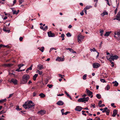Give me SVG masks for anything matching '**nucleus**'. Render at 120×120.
Instances as JSON below:
<instances>
[{"label":"nucleus","mask_w":120,"mask_h":120,"mask_svg":"<svg viewBox=\"0 0 120 120\" xmlns=\"http://www.w3.org/2000/svg\"><path fill=\"white\" fill-rule=\"evenodd\" d=\"M35 105V104L33 103L32 101H30L25 102V103L23 105V106L26 109H29Z\"/></svg>","instance_id":"1"},{"label":"nucleus","mask_w":120,"mask_h":120,"mask_svg":"<svg viewBox=\"0 0 120 120\" xmlns=\"http://www.w3.org/2000/svg\"><path fill=\"white\" fill-rule=\"evenodd\" d=\"M30 78V77L29 75L27 74L24 75L22 76V79L20 81V84H26Z\"/></svg>","instance_id":"2"},{"label":"nucleus","mask_w":120,"mask_h":120,"mask_svg":"<svg viewBox=\"0 0 120 120\" xmlns=\"http://www.w3.org/2000/svg\"><path fill=\"white\" fill-rule=\"evenodd\" d=\"M114 37L118 41L120 40V31L117 32V33H115Z\"/></svg>","instance_id":"3"},{"label":"nucleus","mask_w":120,"mask_h":120,"mask_svg":"<svg viewBox=\"0 0 120 120\" xmlns=\"http://www.w3.org/2000/svg\"><path fill=\"white\" fill-rule=\"evenodd\" d=\"M110 58L112 60L114 61V60H117L118 58V56L117 55L113 56L112 54L109 55Z\"/></svg>","instance_id":"4"},{"label":"nucleus","mask_w":120,"mask_h":120,"mask_svg":"<svg viewBox=\"0 0 120 120\" xmlns=\"http://www.w3.org/2000/svg\"><path fill=\"white\" fill-rule=\"evenodd\" d=\"M86 91L87 94L88 95L89 97H90L91 98H92L93 97V95H92L93 93L87 89H86Z\"/></svg>","instance_id":"5"},{"label":"nucleus","mask_w":120,"mask_h":120,"mask_svg":"<svg viewBox=\"0 0 120 120\" xmlns=\"http://www.w3.org/2000/svg\"><path fill=\"white\" fill-rule=\"evenodd\" d=\"M17 80L16 79H11V81H10V82L11 83L12 82L15 85L17 84Z\"/></svg>","instance_id":"6"},{"label":"nucleus","mask_w":120,"mask_h":120,"mask_svg":"<svg viewBox=\"0 0 120 120\" xmlns=\"http://www.w3.org/2000/svg\"><path fill=\"white\" fill-rule=\"evenodd\" d=\"M93 66L94 68H97L100 66V65L98 63H94L93 64Z\"/></svg>","instance_id":"7"},{"label":"nucleus","mask_w":120,"mask_h":120,"mask_svg":"<svg viewBox=\"0 0 120 120\" xmlns=\"http://www.w3.org/2000/svg\"><path fill=\"white\" fill-rule=\"evenodd\" d=\"M46 112L45 111L41 110L40 111H39L38 112V113L39 114L41 115H44L45 114Z\"/></svg>","instance_id":"8"},{"label":"nucleus","mask_w":120,"mask_h":120,"mask_svg":"<svg viewBox=\"0 0 120 120\" xmlns=\"http://www.w3.org/2000/svg\"><path fill=\"white\" fill-rule=\"evenodd\" d=\"M64 60V58H62V57H57L56 59V60L58 61H63Z\"/></svg>","instance_id":"9"},{"label":"nucleus","mask_w":120,"mask_h":120,"mask_svg":"<svg viewBox=\"0 0 120 120\" xmlns=\"http://www.w3.org/2000/svg\"><path fill=\"white\" fill-rule=\"evenodd\" d=\"M48 34L49 37H52L54 36L55 35L54 34L52 33L51 31L48 32Z\"/></svg>","instance_id":"10"},{"label":"nucleus","mask_w":120,"mask_h":120,"mask_svg":"<svg viewBox=\"0 0 120 120\" xmlns=\"http://www.w3.org/2000/svg\"><path fill=\"white\" fill-rule=\"evenodd\" d=\"M116 19L118 20H120V12H119L116 15V18L114 19V20Z\"/></svg>","instance_id":"11"},{"label":"nucleus","mask_w":120,"mask_h":120,"mask_svg":"<svg viewBox=\"0 0 120 120\" xmlns=\"http://www.w3.org/2000/svg\"><path fill=\"white\" fill-rule=\"evenodd\" d=\"M82 108L81 106H77L75 108V110L78 111H80L82 110Z\"/></svg>","instance_id":"12"},{"label":"nucleus","mask_w":120,"mask_h":120,"mask_svg":"<svg viewBox=\"0 0 120 120\" xmlns=\"http://www.w3.org/2000/svg\"><path fill=\"white\" fill-rule=\"evenodd\" d=\"M56 104L58 105H62L64 104V103L62 101H58Z\"/></svg>","instance_id":"13"},{"label":"nucleus","mask_w":120,"mask_h":120,"mask_svg":"<svg viewBox=\"0 0 120 120\" xmlns=\"http://www.w3.org/2000/svg\"><path fill=\"white\" fill-rule=\"evenodd\" d=\"M117 114V110L116 109H114L113 111V114L112 115V116L115 117Z\"/></svg>","instance_id":"14"},{"label":"nucleus","mask_w":120,"mask_h":120,"mask_svg":"<svg viewBox=\"0 0 120 120\" xmlns=\"http://www.w3.org/2000/svg\"><path fill=\"white\" fill-rule=\"evenodd\" d=\"M112 32L111 31H109L106 32L105 34H104L105 36L108 37L109 36V35Z\"/></svg>","instance_id":"15"},{"label":"nucleus","mask_w":120,"mask_h":120,"mask_svg":"<svg viewBox=\"0 0 120 120\" xmlns=\"http://www.w3.org/2000/svg\"><path fill=\"white\" fill-rule=\"evenodd\" d=\"M12 66V64H4L2 65V66L3 67H9Z\"/></svg>","instance_id":"16"},{"label":"nucleus","mask_w":120,"mask_h":120,"mask_svg":"<svg viewBox=\"0 0 120 120\" xmlns=\"http://www.w3.org/2000/svg\"><path fill=\"white\" fill-rule=\"evenodd\" d=\"M112 83L113 84H114V86H117L118 85V83L116 81H115L113 82Z\"/></svg>","instance_id":"17"},{"label":"nucleus","mask_w":120,"mask_h":120,"mask_svg":"<svg viewBox=\"0 0 120 120\" xmlns=\"http://www.w3.org/2000/svg\"><path fill=\"white\" fill-rule=\"evenodd\" d=\"M38 68L40 70H41L42 69H43L44 68L43 67V66L41 65L40 64H39L38 65Z\"/></svg>","instance_id":"18"},{"label":"nucleus","mask_w":120,"mask_h":120,"mask_svg":"<svg viewBox=\"0 0 120 120\" xmlns=\"http://www.w3.org/2000/svg\"><path fill=\"white\" fill-rule=\"evenodd\" d=\"M108 13L106 12H104L102 13L101 14V15L103 16L105 15H108Z\"/></svg>","instance_id":"19"},{"label":"nucleus","mask_w":120,"mask_h":120,"mask_svg":"<svg viewBox=\"0 0 120 120\" xmlns=\"http://www.w3.org/2000/svg\"><path fill=\"white\" fill-rule=\"evenodd\" d=\"M83 101H84V102L85 101H87L89 99V98L88 97L86 98L83 97Z\"/></svg>","instance_id":"20"},{"label":"nucleus","mask_w":120,"mask_h":120,"mask_svg":"<svg viewBox=\"0 0 120 120\" xmlns=\"http://www.w3.org/2000/svg\"><path fill=\"white\" fill-rule=\"evenodd\" d=\"M65 94H66L67 96L68 97H69L72 100V98L69 95V94L66 91H65Z\"/></svg>","instance_id":"21"},{"label":"nucleus","mask_w":120,"mask_h":120,"mask_svg":"<svg viewBox=\"0 0 120 120\" xmlns=\"http://www.w3.org/2000/svg\"><path fill=\"white\" fill-rule=\"evenodd\" d=\"M78 101L79 102H84V101H83V98H81L79 99L78 100Z\"/></svg>","instance_id":"22"},{"label":"nucleus","mask_w":120,"mask_h":120,"mask_svg":"<svg viewBox=\"0 0 120 120\" xmlns=\"http://www.w3.org/2000/svg\"><path fill=\"white\" fill-rule=\"evenodd\" d=\"M38 75V74H35L33 76V79L34 81H35L36 80V79Z\"/></svg>","instance_id":"23"},{"label":"nucleus","mask_w":120,"mask_h":120,"mask_svg":"<svg viewBox=\"0 0 120 120\" xmlns=\"http://www.w3.org/2000/svg\"><path fill=\"white\" fill-rule=\"evenodd\" d=\"M39 96H40L41 98H44L45 96V95L42 93H41L39 94Z\"/></svg>","instance_id":"24"},{"label":"nucleus","mask_w":120,"mask_h":120,"mask_svg":"<svg viewBox=\"0 0 120 120\" xmlns=\"http://www.w3.org/2000/svg\"><path fill=\"white\" fill-rule=\"evenodd\" d=\"M103 32L104 30L103 29L101 30H100V35L101 36H102L103 35Z\"/></svg>","instance_id":"25"},{"label":"nucleus","mask_w":120,"mask_h":120,"mask_svg":"<svg viewBox=\"0 0 120 120\" xmlns=\"http://www.w3.org/2000/svg\"><path fill=\"white\" fill-rule=\"evenodd\" d=\"M7 101V99L5 98L3 99L0 100V103L6 101Z\"/></svg>","instance_id":"26"},{"label":"nucleus","mask_w":120,"mask_h":120,"mask_svg":"<svg viewBox=\"0 0 120 120\" xmlns=\"http://www.w3.org/2000/svg\"><path fill=\"white\" fill-rule=\"evenodd\" d=\"M44 47H42L41 48L39 49V50H40L42 52H43L44 50Z\"/></svg>","instance_id":"27"},{"label":"nucleus","mask_w":120,"mask_h":120,"mask_svg":"<svg viewBox=\"0 0 120 120\" xmlns=\"http://www.w3.org/2000/svg\"><path fill=\"white\" fill-rule=\"evenodd\" d=\"M92 7L90 6H87L85 8L86 9V10H88L90 8H91Z\"/></svg>","instance_id":"28"},{"label":"nucleus","mask_w":120,"mask_h":120,"mask_svg":"<svg viewBox=\"0 0 120 120\" xmlns=\"http://www.w3.org/2000/svg\"><path fill=\"white\" fill-rule=\"evenodd\" d=\"M37 72L38 73L39 75H41L42 74V72L41 71H40L38 70H37Z\"/></svg>","instance_id":"29"},{"label":"nucleus","mask_w":120,"mask_h":120,"mask_svg":"<svg viewBox=\"0 0 120 120\" xmlns=\"http://www.w3.org/2000/svg\"><path fill=\"white\" fill-rule=\"evenodd\" d=\"M108 109V108L107 107H105V108H104L103 110L102 111V112H106V110H107Z\"/></svg>","instance_id":"30"},{"label":"nucleus","mask_w":120,"mask_h":120,"mask_svg":"<svg viewBox=\"0 0 120 120\" xmlns=\"http://www.w3.org/2000/svg\"><path fill=\"white\" fill-rule=\"evenodd\" d=\"M96 97L98 99H100L101 98V95L98 94H97L96 95Z\"/></svg>","instance_id":"31"},{"label":"nucleus","mask_w":120,"mask_h":120,"mask_svg":"<svg viewBox=\"0 0 120 120\" xmlns=\"http://www.w3.org/2000/svg\"><path fill=\"white\" fill-rule=\"evenodd\" d=\"M90 51L91 52H92V51H93V52H97L96 51V49H95V48H93V49H90Z\"/></svg>","instance_id":"32"},{"label":"nucleus","mask_w":120,"mask_h":120,"mask_svg":"<svg viewBox=\"0 0 120 120\" xmlns=\"http://www.w3.org/2000/svg\"><path fill=\"white\" fill-rule=\"evenodd\" d=\"M66 35L68 37H70L71 36V34L69 32H68L66 34Z\"/></svg>","instance_id":"33"},{"label":"nucleus","mask_w":120,"mask_h":120,"mask_svg":"<svg viewBox=\"0 0 120 120\" xmlns=\"http://www.w3.org/2000/svg\"><path fill=\"white\" fill-rule=\"evenodd\" d=\"M86 74H85L83 76V79L84 80H85L86 79Z\"/></svg>","instance_id":"34"},{"label":"nucleus","mask_w":120,"mask_h":120,"mask_svg":"<svg viewBox=\"0 0 120 120\" xmlns=\"http://www.w3.org/2000/svg\"><path fill=\"white\" fill-rule=\"evenodd\" d=\"M110 88V86L108 85H107V86L105 87V89H106L107 90H109Z\"/></svg>","instance_id":"35"},{"label":"nucleus","mask_w":120,"mask_h":120,"mask_svg":"<svg viewBox=\"0 0 120 120\" xmlns=\"http://www.w3.org/2000/svg\"><path fill=\"white\" fill-rule=\"evenodd\" d=\"M12 11H13V14H17L18 13V12H17L16 11H13V10H12Z\"/></svg>","instance_id":"36"},{"label":"nucleus","mask_w":120,"mask_h":120,"mask_svg":"<svg viewBox=\"0 0 120 120\" xmlns=\"http://www.w3.org/2000/svg\"><path fill=\"white\" fill-rule=\"evenodd\" d=\"M78 37L79 38H80L82 39H83L84 38V36H82L81 35H78Z\"/></svg>","instance_id":"37"},{"label":"nucleus","mask_w":120,"mask_h":120,"mask_svg":"<svg viewBox=\"0 0 120 120\" xmlns=\"http://www.w3.org/2000/svg\"><path fill=\"white\" fill-rule=\"evenodd\" d=\"M106 58L108 60H109L110 59H111L110 58V57L109 56H109H106Z\"/></svg>","instance_id":"38"},{"label":"nucleus","mask_w":120,"mask_h":120,"mask_svg":"<svg viewBox=\"0 0 120 120\" xmlns=\"http://www.w3.org/2000/svg\"><path fill=\"white\" fill-rule=\"evenodd\" d=\"M70 52H71L73 53H76V52L75 51H74L73 50V49H71V50H70Z\"/></svg>","instance_id":"39"},{"label":"nucleus","mask_w":120,"mask_h":120,"mask_svg":"<svg viewBox=\"0 0 120 120\" xmlns=\"http://www.w3.org/2000/svg\"><path fill=\"white\" fill-rule=\"evenodd\" d=\"M47 86L49 87V88H51L52 87V85L51 84H48L47 85Z\"/></svg>","instance_id":"40"},{"label":"nucleus","mask_w":120,"mask_h":120,"mask_svg":"<svg viewBox=\"0 0 120 120\" xmlns=\"http://www.w3.org/2000/svg\"><path fill=\"white\" fill-rule=\"evenodd\" d=\"M3 48H10V46L9 45H3Z\"/></svg>","instance_id":"41"},{"label":"nucleus","mask_w":120,"mask_h":120,"mask_svg":"<svg viewBox=\"0 0 120 120\" xmlns=\"http://www.w3.org/2000/svg\"><path fill=\"white\" fill-rule=\"evenodd\" d=\"M19 69H17L16 70V71H18V72H19V71H22V70L24 71V70H25V69H24V70H19V69H20V67H19Z\"/></svg>","instance_id":"42"},{"label":"nucleus","mask_w":120,"mask_h":120,"mask_svg":"<svg viewBox=\"0 0 120 120\" xmlns=\"http://www.w3.org/2000/svg\"><path fill=\"white\" fill-rule=\"evenodd\" d=\"M101 81L102 82H105V81L104 79H100Z\"/></svg>","instance_id":"43"},{"label":"nucleus","mask_w":120,"mask_h":120,"mask_svg":"<svg viewBox=\"0 0 120 120\" xmlns=\"http://www.w3.org/2000/svg\"><path fill=\"white\" fill-rule=\"evenodd\" d=\"M78 42H79V43H80L81 42L80 38L78 37Z\"/></svg>","instance_id":"44"},{"label":"nucleus","mask_w":120,"mask_h":120,"mask_svg":"<svg viewBox=\"0 0 120 120\" xmlns=\"http://www.w3.org/2000/svg\"><path fill=\"white\" fill-rule=\"evenodd\" d=\"M59 77H60L61 78H63V77L64 76V75H62L60 74H59Z\"/></svg>","instance_id":"45"},{"label":"nucleus","mask_w":120,"mask_h":120,"mask_svg":"<svg viewBox=\"0 0 120 120\" xmlns=\"http://www.w3.org/2000/svg\"><path fill=\"white\" fill-rule=\"evenodd\" d=\"M98 106L100 107H101L103 106H105V105L104 104H102L101 105H99Z\"/></svg>","instance_id":"46"},{"label":"nucleus","mask_w":120,"mask_h":120,"mask_svg":"<svg viewBox=\"0 0 120 120\" xmlns=\"http://www.w3.org/2000/svg\"><path fill=\"white\" fill-rule=\"evenodd\" d=\"M6 112L4 110H2L0 112V114H1L2 113H5Z\"/></svg>","instance_id":"47"},{"label":"nucleus","mask_w":120,"mask_h":120,"mask_svg":"<svg viewBox=\"0 0 120 120\" xmlns=\"http://www.w3.org/2000/svg\"><path fill=\"white\" fill-rule=\"evenodd\" d=\"M70 113V112H69L67 111L65 113H63V115H66L68 113Z\"/></svg>","instance_id":"48"},{"label":"nucleus","mask_w":120,"mask_h":120,"mask_svg":"<svg viewBox=\"0 0 120 120\" xmlns=\"http://www.w3.org/2000/svg\"><path fill=\"white\" fill-rule=\"evenodd\" d=\"M32 65H31L30 67L29 68H28L27 69H28V70H32Z\"/></svg>","instance_id":"49"},{"label":"nucleus","mask_w":120,"mask_h":120,"mask_svg":"<svg viewBox=\"0 0 120 120\" xmlns=\"http://www.w3.org/2000/svg\"><path fill=\"white\" fill-rule=\"evenodd\" d=\"M114 103H112L111 104V105L112 106H113L114 108L116 107V106L114 105Z\"/></svg>","instance_id":"50"},{"label":"nucleus","mask_w":120,"mask_h":120,"mask_svg":"<svg viewBox=\"0 0 120 120\" xmlns=\"http://www.w3.org/2000/svg\"><path fill=\"white\" fill-rule=\"evenodd\" d=\"M93 107L94 108L95 107V105L94 104H91L90 106V107Z\"/></svg>","instance_id":"51"},{"label":"nucleus","mask_w":120,"mask_h":120,"mask_svg":"<svg viewBox=\"0 0 120 120\" xmlns=\"http://www.w3.org/2000/svg\"><path fill=\"white\" fill-rule=\"evenodd\" d=\"M48 28V26H46L44 27V28L43 29L44 30H46Z\"/></svg>","instance_id":"52"},{"label":"nucleus","mask_w":120,"mask_h":120,"mask_svg":"<svg viewBox=\"0 0 120 120\" xmlns=\"http://www.w3.org/2000/svg\"><path fill=\"white\" fill-rule=\"evenodd\" d=\"M23 39V38L22 37H20L19 38V41H22Z\"/></svg>","instance_id":"53"},{"label":"nucleus","mask_w":120,"mask_h":120,"mask_svg":"<svg viewBox=\"0 0 120 120\" xmlns=\"http://www.w3.org/2000/svg\"><path fill=\"white\" fill-rule=\"evenodd\" d=\"M117 8L118 7L116 8V9H115L114 11V13L115 14L116 13L117 11Z\"/></svg>","instance_id":"54"},{"label":"nucleus","mask_w":120,"mask_h":120,"mask_svg":"<svg viewBox=\"0 0 120 120\" xmlns=\"http://www.w3.org/2000/svg\"><path fill=\"white\" fill-rule=\"evenodd\" d=\"M102 101H99V102L98 103V105H100L102 103Z\"/></svg>","instance_id":"55"},{"label":"nucleus","mask_w":120,"mask_h":120,"mask_svg":"<svg viewBox=\"0 0 120 120\" xmlns=\"http://www.w3.org/2000/svg\"><path fill=\"white\" fill-rule=\"evenodd\" d=\"M80 14L81 16H82L84 15V13L83 11L81 12L80 13Z\"/></svg>","instance_id":"56"},{"label":"nucleus","mask_w":120,"mask_h":120,"mask_svg":"<svg viewBox=\"0 0 120 120\" xmlns=\"http://www.w3.org/2000/svg\"><path fill=\"white\" fill-rule=\"evenodd\" d=\"M112 60L111 59L109 60L112 64H114V63L112 61Z\"/></svg>","instance_id":"57"},{"label":"nucleus","mask_w":120,"mask_h":120,"mask_svg":"<svg viewBox=\"0 0 120 120\" xmlns=\"http://www.w3.org/2000/svg\"><path fill=\"white\" fill-rule=\"evenodd\" d=\"M86 10H87L86 9H85V8L84 9V12L86 14H87V11H86Z\"/></svg>","instance_id":"58"},{"label":"nucleus","mask_w":120,"mask_h":120,"mask_svg":"<svg viewBox=\"0 0 120 120\" xmlns=\"http://www.w3.org/2000/svg\"><path fill=\"white\" fill-rule=\"evenodd\" d=\"M64 109H62L61 110V111L62 113V114L63 115V114L64 113Z\"/></svg>","instance_id":"59"},{"label":"nucleus","mask_w":120,"mask_h":120,"mask_svg":"<svg viewBox=\"0 0 120 120\" xmlns=\"http://www.w3.org/2000/svg\"><path fill=\"white\" fill-rule=\"evenodd\" d=\"M65 36L64 35V34H62L61 35V37L62 38L64 37Z\"/></svg>","instance_id":"60"},{"label":"nucleus","mask_w":120,"mask_h":120,"mask_svg":"<svg viewBox=\"0 0 120 120\" xmlns=\"http://www.w3.org/2000/svg\"><path fill=\"white\" fill-rule=\"evenodd\" d=\"M23 2V1L22 0L19 1V3L20 4H21Z\"/></svg>","instance_id":"61"},{"label":"nucleus","mask_w":120,"mask_h":120,"mask_svg":"<svg viewBox=\"0 0 120 120\" xmlns=\"http://www.w3.org/2000/svg\"><path fill=\"white\" fill-rule=\"evenodd\" d=\"M13 94H10L9 95V97L8 98H10L13 95Z\"/></svg>","instance_id":"62"},{"label":"nucleus","mask_w":120,"mask_h":120,"mask_svg":"<svg viewBox=\"0 0 120 120\" xmlns=\"http://www.w3.org/2000/svg\"><path fill=\"white\" fill-rule=\"evenodd\" d=\"M16 2V0H14L13 2V5H14V4H15Z\"/></svg>","instance_id":"63"},{"label":"nucleus","mask_w":120,"mask_h":120,"mask_svg":"<svg viewBox=\"0 0 120 120\" xmlns=\"http://www.w3.org/2000/svg\"><path fill=\"white\" fill-rule=\"evenodd\" d=\"M86 94H84L82 95V97H86Z\"/></svg>","instance_id":"64"}]
</instances>
